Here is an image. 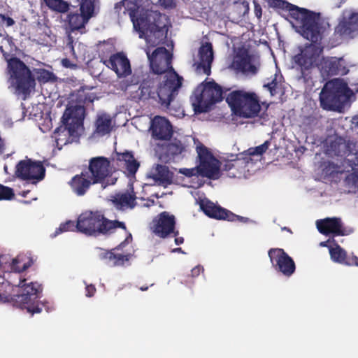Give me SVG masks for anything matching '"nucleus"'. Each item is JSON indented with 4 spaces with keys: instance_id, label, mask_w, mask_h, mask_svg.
<instances>
[{
    "instance_id": "f257e3e1",
    "label": "nucleus",
    "mask_w": 358,
    "mask_h": 358,
    "mask_svg": "<svg viewBox=\"0 0 358 358\" xmlns=\"http://www.w3.org/2000/svg\"><path fill=\"white\" fill-rule=\"evenodd\" d=\"M273 8L287 10L296 25L300 29L301 35L313 43L306 45L300 53L294 57V61L300 68L302 73L311 69L316 62L321 50L315 44L322 40V24L320 13L299 8L284 0H272Z\"/></svg>"
},
{
    "instance_id": "f03ea898",
    "label": "nucleus",
    "mask_w": 358,
    "mask_h": 358,
    "mask_svg": "<svg viewBox=\"0 0 358 358\" xmlns=\"http://www.w3.org/2000/svg\"><path fill=\"white\" fill-rule=\"evenodd\" d=\"M94 88L93 86H81L78 90V103H69L66 106L62 117L64 125L57 127L52 136L59 149L79 136L78 130L83 127L85 117V105L93 103L98 99L96 94L89 92Z\"/></svg>"
},
{
    "instance_id": "7ed1b4c3",
    "label": "nucleus",
    "mask_w": 358,
    "mask_h": 358,
    "mask_svg": "<svg viewBox=\"0 0 358 358\" xmlns=\"http://www.w3.org/2000/svg\"><path fill=\"white\" fill-rule=\"evenodd\" d=\"M143 0H124L122 2L115 4V8H121L122 6L125 7L134 27L141 34L147 33L148 40L151 41L152 35L159 39L162 40L164 36L166 24L162 21L164 17L159 11L147 10L144 13L138 15L140 3Z\"/></svg>"
},
{
    "instance_id": "20e7f679",
    "label": "nucleus",
    "mask_w": 358,
    "mask_h": 358,
    "mask_svg": "<svg viewBox=\"0 0 358 358\" xmlns=\"http://www.w3.org/2000/svg\"><path fill=\"white\" fill-rule=\"evenodd\" d=\"M25 282V278L20 279L17 292L13 295L0 294V301L22 310L25 309L31 315L40 313L45 307V304L38 300L43 290L42 285L36 282Z\"/></svg>"
},
{
    "instance_id": "39448f33",
    "label": "nucleus",
    "mask_w": 358,
    "mask_h": 358,
    "mask_svg": "<svg viewBox=\"0 0 358 358\" xmlns=\"http://www.w3.org/2000/svg\"><path fill=\"white\" fill-rule=\"evenodd\" d=\"M76 230L90 236H106L120 228L127 230L124 222L110 220L99 211L87 210L81 213L76 224Z\"/></svg>"
},
{
    "instance_id": "423d86ee",
    "label": "nucleus",
    "mask_w": 358,
    "mask_h": 358,
    "mask_svg": "<svg viewBox=\"0 0 358 358\" xmlns=\"http://www.w3.org/2000/svg\"><path fill=\"white\" fill-rule=\"evenodd\" d=\"M353 97L352 90L341 79H333L325 83L320 94L321 107L327 110L343 108Z\"/></svg>"
},
{
    "instance_id": "0eeeda50",
    "label": "nucleus",
    "mask_w": 358,
    "mask_h": 358,
    "mask_svg": "<svg viewBox=\"0 0 358 358\" xmlns=\"http://www.w3.org/2000/svg\"><path fill=\"white\" fill-rule=\"evenodd\" d=\"M7 61V70L15 85L16 90L22 94L24 98L30 95L31 92L35 90L36 78L32 74L30 69L17 57H9L4 54Z\"/></svg>"
},
{
    "instance_id": "6e6552de",
    "label": "nucleus",
    "mask_w": 358,
    "mask_h": 358,
    "mask_svg": "<svg viewBox=\"0 0 358 358\" xmlns=\"http://www.w3.org/2000/svg\"><path fill=\"white\" fill-rule=\"evenodd\" d=\"M226 101L231 111L241 117H257L261 110L258 96L252 92L234 90L227 95Z\"/></svg>"
},
{
    "instance_id": "1a4fd4ad",
    "label": "nucleus",
    "mask_w": 358,
    "mask_h": 358,
    "mask_svg": "<svg viewBox=\"0 0 358 358\" xmlns=\"http://www.w3.org/2000/svg\"><path fill=\"white\" fill-rule=\"evenodd\" d=\"M214 80L205 82L199 85L192 96V103L195 113H201L208 111L211 106L224 99L227 91Z\"/></svg>"
},
{
    "instance_id": "9d476101",
    "label": "nucleus",
    "mask_w": 358,
    "mask_h": 358,
    "mask_svg": "<svg viewBox=\"0 0 358 358\" xmlns=\"http://www.w3.org/2000/svg\"><path fill=\"white\" fill-rule=\"evenodd\" d=\"M93 182L101 184L103 188L115 184L117 178L113 177L114 171L110 161L105 157H94L89 160L88 171Z\"/></svg>"
},
{
    "instance_id": "9b49d317",
    "label": "nucleus",
    "mask_w": 358,
    "mask_h": 358,
    "mask_svg": "<svg viewBox=\"0 0 358 358\" xmlns=\"http://www.w3.org/2000/svg\"><path fill=\"white\" fill-rule=\"evenodd\" d=\"M182 77L176 71L166 75L164 83L160 81L157 86L155 101H158L162 106H168L182 86Z\"/></svg>"
},
{
    "instance_id": "f8f14e48",
    "label": "nucleus",
    "mask_w": 358,
    "mask_h": 358,
    "mask_svg": "<svg viewBox=\"0 0 358 358\" xmlns=\"http://www.w3.org/2000/svg\"><path fill=\"white\" fill-rule=\"evenodd\" d=\"M145 52L154 74L162 75L166 72L169 74L175 71L171 64L172 54L165 47H158L152 53L148 48Z\"/></svg>"
},
{
    "instance_id": "ddd939ff",
    "label": "nucleus",
    "mask_w": 358,
    "mask_h": 358,
    "mask_svg": "<svg viewBox=\"0 0 358 358\" xmlns=\"http://www.w3.org/2000/svg\"><path fill=\"white\" fill-rule=\"evenodd\" d=\"M196 152L199 158V165L197 166L200 176L208 178H215L220 171L218 160L202 143H199L196 146Z\"/></svg>"
},
{
    "instance_id": "4468645a",
    "label": "nucleus",
    "mask_w": 358,
    "mask_h": 358,
    "mask_svg": "<svg viewBox=\"0 0 358 358\" xmlns=\"http://www.w3.org/2000/svg\"><path fill=\"white\" fill-rule=\"evenodd\" d=\"M45 169L41 162L31 159L21 160L16 165L15 175L23 180L36 183L44 178Z\"/></svg>"
},
{
    "instance_id": "2eb2a0df",
    "label": "nucleus",
    "mask_w": 358,
    "mask_h": 358,
    "mask_svg": "<svg viewBox=\"0 0 358 358\" xmlns=\"http://www.w3.org/2000/svg\"><path fill=\"white\" fill-rule=\"evenodd\" d=\"M268 255L274 269L286 277L291 276L296 270L293 259L282 248H271Z\"/></svg>"
},
{
    "instance_id": "dca6fc26",
    "label": "nucleus",
    "mask_w": 358,
    "mask_h": 358,
    "mask_svg": "<svg viewBox=\"0 0 358 358\" xmlns=\"http://www.w3.org/2000/svg\"><path fill=\"white\" fill-rule=\"evenodd\" d=\"M152 232L158 237L166 238L169 236H177L179 231L176 230V217L169 212L159 213L152 220L151 227Z\"/></svg>"
},
{
    "instance_id": "f3484780",
    "label": "nucleus",
    "mask_w": 358,
    "mask_h": 358,
    "mask_svg": "<svg viewBox=\"0 0 358 358\" xmlns=\"http://www.w3.org/2000/svg\"><path fill=\"white\" fill-rule=\"evenodd\" d=\"M101 62L113 71L119 78H124L131 74L130 61L123 52L112 54L108 59H101Z\"/></svg>"
},
{
    "instance_id": "a211bd4d",
    "label": "nucleus",
    "mask_w": 358,
    "mask_h": 358,
    "mask_svg": "<svg viewBox=\"0 0 358 358\" xmlns=\"http://www.w3.org/2000/svg\"><path fill=\"white\" fill-rule=\"evenodd\" d=\"M331 147L336 155L348 157V164L352 169L358 167V145L356 142L340 138L333 142Z\"/></svg>"
},
{
    "instance_id": "6ab92c4d",
    "label": "nucleus",
    "mask_w": 358,
    "mask_h": 358,
    "mask_svg": "<svg viewBox=\"0 0 358 358\" xmlns=\"http://www.w3.org/2000/svg\"><path fill=\"white\" fill-rule=\"evenodd\" d=\"M160 84L159 76L148 74L143 78L138 89L131 94L134 100L145 101L150 99L155 100L157 86Z\"/></svg>"
},
{
    "instance_id": "aec40b11",
    "label": "nucleus",
    "mask_w": 358,
    "mask_h": 358,
    "mask_svg": "<svg viewBox=\"0 0 358 358\" xmlns=\"http://www.w3.org/2000/svg\"><path fill=\"white\" fill-rule=\"evenodd\" d=\"M152 138L156 141H169L173 134L171 122L165 117L155 116L150 127Z\"/></svg>"
},
{
    "instance_id": "412c9836",
    "label": "nucleus",
    "mask_w": 358,
    "mask_h": 358,
    "mask_svg": "<svg viewBox=\"0 0 358 358\" xmlns=\"http://www.w3.org/2000/svg\"><path fill=\"white\" fill-rule=\"evenodd\" d=\"M118 169H124L128 176H134L137 172L140 164L135 159L131 151L126 150L124 152H115V157L113 158Z\"/></svg>"
},
{
    "instance_id": "4be33fe9",
    "label": "nucleus",
    "mask_w": 358,
    "mask_h": 358,
    "mask_svg": "<svg viewBox=\"0 0 358 358\" xmlns=\"http://www.w3.org/2000/svg\"><path fill=\"white\" fill-rule=\"evenodd\" d=\"M318 231L324 234H332L334 236L347 235L343 226L341 219L339 217H327L319 220L316 222Z\"/></svg>"
},
{
    "instance_id": "5701e85b",
    "label": "nucleus",
    "mask_w": 358,
    "mask_h": 358,
    "mask_svg": "<svg viewBox=\"0 0 358 358\" xmlns=\"http://www.w3.org/2000/svg\"><path fill=\"white\" fill-rule=\"evenodd\" d=\"M96 183L93 182L87 171H83L80 174L76 175L69 182L73 192L79 196L85 195L90 186Z\"/></svg>"
},
{
    "instance_id": "b1692460",
    "label": "nucleus",
    "mask_w": 358,
    "mask_h": 358,
    "mask_svg": "<svg viewBox=\"0 0 358 358\" xmlns=\"http://www.w3.org/2000/svg\"><path fill=\"white\" fill-rule=\"evenodd\" d=\"M248 164L243 156L236 157L235 159L224 160L222 163V169L227 172L229 177L236 178L244 171Z\"/></svg>"
},
{
    "instance_id": "393cba45",
    "label": "nucleus",
    "mask_w": 358,
    "mask_h": 358,
    "mask_svg": "<svg viewBox=\"0 0 358 358\" xmlns=\"http://www.w3.org/2000/svg\"><path fill=\"white\" fill-rule=\"evenodd\" d=\"M200 62L198 69H202L204 74L210 75L211 64L213 60V50L211 43L206 42L200 47L199 50Z\"/></svg>"
},
{
    "instance_id": "a878e982",
    "label": "nucleus",
    "mask_w": 358,
    "mask_h": 358,
    "mask_svg": "<svg viewBox=\"0 0 358 358\" xmlns=\"http://www.w3.org/2000/svg\"><path fill=\"white\" fill-rule=\"evenodd\" d=\"M200 208L207 216L216 220H225L227 215V209L217 206L208 199L201 201Z\"/></svg>"
},
{
    "instance_id": "bb28decb",
    "label": "nucleus",
    "mask_w": 358,
    "mask_h": 358,
    "mask_svg": "<svg viewBox=\"0 0 358 358\" xmlns=\"http://www.w3.org/2000/svg\"><path fill=\"white\" fill-rule=\"evenodd\" d=\"M36 259L34 258L31 252L21 253L14 258L10 264L12 271L21 273L31 266Z\"/></svg>"
},
{
    "instance_id": "cd10ccee",
    "label": "nucleus",
    "mask_w": 358,
    "mask_h": 358,
    "mask_svg": "<svg viewBox=\"0 0 358 358\" xmlns=\"http://www.w3.org/2000/svg\"><path fill=\"white\" fill-rule=\"evenodd\" d=\"M94 134L99 136H103L112 131V120L106 114L99 115L94 122Z\"/></svg>"
},
{
    "instance_id": "c85d7f7f",
    "label": "nucleus",
    "mask_w": 358,
    "mask_h": 358,
    "mask_svg": "<svg viewBox=\"0 0 358 358\" xmlns=\"http://www.w3.org/2000/svg\"><path fill=\"white\" fill-rule=\"evenodd\" d=\"M136 194L131 190L130 192L127 191L122 194H116L112 201L118 208L123 207L134 208L136 205Z\"/></svg>"
},
{
    "instance_id": "c756f323",
    "label": "nucleus",
    "mask_w": 358,
    "mask_h": 358,
    "mask_svg": "<svg viewBox=\"0 0 358 358\" xmlns=\"http://www.w3.org/2000/svg\"><path fill=\"white\" fill-rule=\"evenodd\" d=\"M162 158L166 162L171 161L185 150V146L180 141L169 143L162 148Z\"/></svg>"
},
{
    "instance_id": "7c9ffc66",
    "label": "nucleus",
    "mask_w": 358,
    "mask_h": 358,
    "mask_svg": "<svg viewBox=\"0 0 358 358\" xmlns=\"http://www.w3.org/2000/svg\"><path fill=\"white\" fill-rule=\"evenodd\" d=\"M152 178L159 185H167L172 183L173 173L166 166L158 164Z\"/></svg>"
},
{
    "instance_id": "2f4dec72",
    "label": "nucleus",
    "mask_w": 358,
    "mask_h": 358,
    "mask_svg": "<svg viewBox=\"0 0 358 358\" xmlns=\"http://www.w3.org/2000/svg\"><path fill=\"white\" fill-rule=\"evenodd\" d=\"M88 21L80 13H70L67 16L68 24L71 31L85 28Z\"/></svg>"
},
{
    "instance_id": "473e14b6",
    "label": "nucleus",
    "mask_w": 358,
    "mask_h": 358,
    "mask_svg": "<svg viewBox=\"0 0 358 358\" xmlns=\"http://www.w3.org/2000/svg\"><path fill=\"white\" fill-rule=\"evenodd\" d=\"M270 145L271 142L269 141H266L259 146L248 148L247 150L241 153V156H243L246 162L249 163L252 161V157L262 156L264 155L268 149Z\"/></svg>"
},
{
    "instance_id": "72a5a7b5",
    "label": "nucleus",
    "mask_w": 358,
    "mask_h": 358,
    "mask_svg": "<svg viewBox=\"0 0 358 358\" xmlns=\"http://www.w3.org/2000/svg\"><path fill=\"white\" fill-rule=\"evenodd\" d=\"M236 67L243 73H251L255 74L257 72V67L252 64L250 56L243 55L236 62Z\"/></svg>"
},
{
    "instance_id": "f704fd0d",
    "label": "nucleus",
    "mask_w": 358,
    "mask_h": 358,
    "mask_svg": "<svg viewBox=\"0 0 358 358\" xmlns=\"http://www.w3.org/2000/svg\"><path fill=\"white\" fill-rule=\"evenodd\" d=\"M329 253L334 262L346 265L348 257L347 252L338 244L336 243L335 247L330 248Z\"/></svg>"
},
{
    "instance_id": "c9c22d12",
    "label": "nucleus",
    "mask_w": 358,
    "mask_h": 358,
    "mask_svg": "<svg viewBox=\"0 0 358 358\" xmlns=\"http://www.w3.org/2000/svg\"><path fill=\"white\" fill-rule=\"evenodd\" d=\"M43 1L53 11L64 13L69 9V4L64 0H43Z\"/></svg>"
},
{
    "instance_id": "e433bc0d",
    "label": "nucleus",
    "mask_w": 358,
    "mask_h": 358,
    "mask_svg": "<svg viewBox=\"0 0 358 358\" xmlns=\"http://www.w3.org/2000/svg\"><path fill=\"white\" fill-rule=\"evenodd\" d=\"M34 73L36 76V79L41 83H46L49 81H54L56 78L55 74L44 69H34Z\"/></svg>"
},
{
    "instance_id": "4c0bfd02",
    "label": "nucleus",
    "mask_w": 358,
    "mask_h": 358,
    "mask_svg": "<svg viewBox=\"0 0 358 358\" xmlns=\"http://www.w3.org/2000/svg\"><path fill=\"white\" fill-rule=\"evenodd\" d=\"M338 62L336 59L331 58L330 59L324 60L322 66V69L328 76H334L338 73Z\"/></svg>"
},
{
    "instance_id": "58836bf2",
    "label": "nucleus",
    "mask_w": 358,
    "mask_h": 358,
    "mask_svg": "<svg viewBox=\"0 0 358 358\" xmlns=\"http://www.w3.org/2000/svg\"><path fill=\"white\" fill-rule=\"evenodd\" d=\"M94 6L92 0H82L80 6V14L85 17V20H90L94 13Z\"/></svg>"
},
{
    "instance_id": "ea45409f",
    "label": "nucleus",
    "mask_w": 358,
    "mask_h": 358,
    "mask_svg": "<svg viewBox=\"0 0 358 358\" xmlns=\"http://www.w3.org/2000/svg\"><path fill=\"white\" fill-rule=\"evenodd\" d=\"M356 29L345 20L338 23L335 28V33L341 36H349Z\"/></svg>"
},
{
    "instance_id": "a19ab883",
    "label": "nucleus",
    "mask_w": 358,
    "mask_h": 358,
    "mask_svg": "<svg viewBox=\"0 0 358 358\" xmlns=\"http://www.w3.org/2000/svg\"><path fill=\"white\" fill-rule=\"evenodd\" d=\"M203 271V268L201 266H196L191 270L190 274L185 276V278L182 280V283L186 286H191L194 282V278L198 277Z\"/></svg>"
},
{
    "instance_id": "79ce46f5",
    "label": "nucleus",
    "mask_w": 358,
    "mask_h": 358,
    "mask_svg": "<svg viewBox=\"0 0 358 358\" xmlns=\"http://www.w3.org/2000/svg\"><path fill=\"white\" fill-rule=\"evenodd\" d=\"M278 76L275 74L271 81L264 85V87L268 89L272 96L277 94L281 88L282 85L280 81L278 80Z\"/></svg>"
},
{
    "instance_id": "37998d69",
    "label": "nucleus",
    "mask_w": 358,
    "mask_h": 358,
    "mask_svg": "<svg viewBox=\"0 0 358 358\" xmlns=\"http://www.w3.org/2000/svg\"><path fill=\"white\" fill-rule=\"evenodd\" d=\"M15 196V193L11 187L0 184V201L11 200Z\"/></svg>"
},
{
    "instance_id": "c03bdc74",
    "label": "nucleus",
    "mask_w": 358,
    "mask_h": 358,
    "mask_svg": "<svg viewBox=\"0 0 358 358\" xmlns=\"http://www.w3.org/2000/svg\"><path fill=\"white\" fill-rule=\"evenodd\" d=\"M225 217V220H227L229 222L238 221L243 223H248L250 221L249 218L237 215L229 210H227V215H226Z\"/></svg>"
},
{
    "instance_id": "a18cd8bd",
    "label": "nucleus",
    "mask_w": 358,
    "mask_h": 358,
    "mask_svg": "<svg viewBox=\"0 0 358 358\" xmlns=\"http://www.w3.org/2000/svg\"><path fill=\"white\" fill-rule=\"evenodd\" d=\"M129 256L122 254H116L114 252V258H113L112 266H120L124 264L125 262L129 261Z\"/></svg>"
},
{
    "instance_id": "49530a36",
    "label": "nucleus",
    "mask_w": 358,
    "mask_h": 358,
    "mask_svg": "<svg viewBox=\"0 0 358 358\" xmlns=\"http://www.w3.org/2000/svg\"><path fill=\"white\" fill-rule=\"evenodd\" d=\"M114 250H102L99 254L101 259L106 261V262L112 266L113 258H114Z\"/></svg>"
},
{
    "instance_id": "de8ad7c7",
    "label": "nucleus",
    "mask_w": 358,
    "mask_h": 358,
    "mask_svg": "<svg viewBox=\"0 0 358 358\" xmlns=\"http://www.w3.org/2000/svg\"><path fill=\"white\" fill-rule=\"evenodd\" d=\"M179 172L187 177L200 176L198 166L192 169L183 168L181 169Z\"/></svg>"
},
{
    "instance_id": "09e8293b",
    "label": "nucleus",
    "mask_w": 358,
    "mask_h": 358,
    "mask_svg": "<svg viewBox=\"0 0 358 358\" xmlns=\"http://www.w3.org/2000/svg\"><path fill=\"white\" fill-rule=\"evenodd\" d=\"M76 229L75 222L73 221H66L65 223L61 224L57 229L60 232L75 231Z\"/></svg>"
},
{
    "instance_id": "8fccbe9b",
    "label": "nucleus",
    "mask_w": 358,
    "mask_h": 358,
    "mask_svg": "<svg viewBox=\"0 0 358 358\" xmlns=\"http://www.w3.org/2000/svg\"><path fill=\"white\" fill-rule=\"evenodd\" d=\"M15 23V20L4 14H0V24H5L7 27L14 25Z\"/></svg>"
},
{
    "instance_id": "3c124183",
    "label": "nucleus",
    "mask_w": 358,
    "mask_h": 358,
    "mask_svg": "<svg viewBox=\"0 0 358 358\" xmlns=\"http://www.w3.org/2000/svg\"><path fill=\"white\" fill-rule=\"evenodd\" d=\"M159 3L161 6L166 9H172L176 6L175 0H159Z\"/></svg>"
},
{
    "instance_id": "603ef678",
    "label": "nucleus",
    "mask_w": 358,
    "mask_h": 358,
    "mask_svg": "<svg viewBox=\"0 0 358 358\" xmlns=\"http://www.w3.org/2000/svg\"><path fill=\"white\" fill-rule=\"evenodd\" d=\"M355 29L358 27V13H352L346 20Z\"/></svg>"
},
{
    "instance_id": "864d4df0",
    "label": "nucleus",
    "mask_w": 358,
    "mask_h": 358,
    "mask_svg": "<svg viewBox=\"0 0 358 358\" xmlns=\"http://www.w3.org/2000/svg\"><path fill=\"white\" fill-rule=\"evenodd\" d=\"M62 65L68 69H76L78 67V65L73 62H72L69 59L64 58L62 59Z\"/></svg>"
},
{
    "instance_id": "5fc2aeb1",
    "label": "nucleus",
    "mask_w": 358,
    "mask_h": 358,
    "mask_svg": "<svg viewBox=\"0 0 358 358\" xmlns=\"http://www.w3.org/2000/svg\"><path fill=\"white\" fill-rule=\"evenodd\" d=\"M96 289L94 285H92V284L87 285L85 287V292H86L85 295L87 297H92L94 295V294L96 293Z\"/></svg>"
},
{
    "instance_id": "6e6d98bb",
    "label": "nucleus",
    "mask_w": 358,
    "mask_h": 358,
    "mask_svg": "<svg viewBox=\"0 0 358 358\" xmlns=\"http://www.w3.org/2000/svg\"><path fill=\"white\" fill-rule=\"evenodd\" d=\"M347 266H358V257L355 255L347 257Z\"/></svg>"
},
{
    "instance_id": "4d7b16f0",
    "label": "nucleus",
    "mask_w": 358,
    "mask_h": 358,
    "mask_svg": "<svg viewBox=\"0 0 358 358\" xmlns=\"http://www.w3.org/2000/svg\"><path fill=\"white\" fill-rule=\"evenodd\" d=\"M350 179L352 182V185L358 189V171H355L352 173L350 176Z\"/></svg>"
},
{
    "instance_id": "13d9d810",
    "label": "nucleus",
    "mask_w": 358,
    "mask_h": 358,
    "mask_svg": "<svg viewBox=\"0 0 358 358\" xmlns=\"http://www.w3.org/2000/svg\"><path fill=\"white\" fill-rule=\"evenodd\" d=\"M141 76L136 73H134L131 78L129 85H137L139 83H141Z\"/></svg>"
},
{
    "instance_id": "bf43d9fd",
    "label": "nucleus",
    "mask_w": 358,
    "mask_h": 358,
    "mask_svg": "<svg viewBox=\"0 0 358 358\" xmlns=\"http://www.w3.org/2000/svg\"><path fill=\"white\" fill-rule=\"evenodd\" d=\"M255 15L258 18L262 17V8L259 5H256L255 7Z\"/></svg>"
},
{
    "instance_id": "052dcab7",
    "label": "nucleus",
    "mask_w": 358,
    "mask_h": 358,
    "mask_svg": "<svg viewBox=\"0 0 358 358\" xmlns=\"http://www.w3.org/2000/svg\"><path fill=\"white\" fill-rule=\"evenodd\" d=\"M175 237V243L176 245H180L184 243V238L182 237H178V236Z\"/></svg>"
},
{
    "instance_id": "680f3d73",
    "label": "nucleus",
    "mask_w": 358,
    "mask_h": 358,
    "mask_svg": "<svg viewBox=\"0 0 358 358\" xmlns=\"http://www.w3.org/2000/svg\"><path fill=\"white\" fill-rule=\"evenodd\" d=\"M352 88L351 89V90H352L353 96H355V94L356 93H358V83L352 84Z\"/></svg>"
},
{
    "instance_id": "e2e57ef3",
    "label": "nucleus",
    "mask_w": 358,
    "mask_h": 358,
    "mask_svg": "<svg viewBox=\"0 0 358 358\" xmlns=\"http://www.w3.org/2000/svg\"><path fill=\"white\" fill-rule=\"evenodd\" d=\"M153 285H154L153 283L150 284V285H143V286L139 287L138 289L141 291H147L149 287H152Z\"/></svg>"
},
{
    "instance_id": "0e129e2a",
    "label": "nucleus",
    "mask_w": 358,
    "mask_h": 358,
    "mask_svg": "<svg viewBox=\"0 0 358 358\" xmlns=\"http://www.w3.org/2000/svg\"><path fill=\"white\" fill-rule=\"evenodd\" d=\"M172 252H180V253H184L183 250H182L181 248H175L172 250Z\"/></svg>"
},
{
    "instance_id": "69168bd1",
    "label": "nucleus",
    "mask_w": 358,
    "mask_h": 358,
    "mask_svg": "<svg viewBox=\"0 0 358 358\" xmlns=\"http://www.w3.org/2000/svg\"><path fill=\"white\" fill-rule=\"evenodd\" d=\"M282 229L291 232V230L287 228V227H284Z\"/></svg>"
},
{
    "instance_id": "338daca9",
    "label": "nucleus",
    "mask_w": 358,
    "mask_h": 358,
    "mask_svg": "<svg viewBox=\"0 0 358 358\" xmlns=\"http://www.w3.org/2000/svg\"><path fill=\"white\" fill-rule=\"evenodd\" d=\"M71 49H72V51L74 52V48L73 46L71 47Z\"/></svg>"
}]
</instances>
